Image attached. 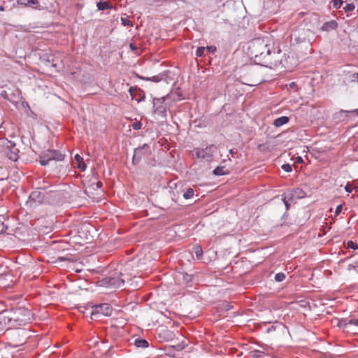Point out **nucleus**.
Returning a JSON list of instances; mask_svg holds the SVG:
<instances>
[{"label": "nucleus", "instance_id": "e2e57ef3", "mask_svg": "<svg viewBox=\"0 0 358 358\" xmlns=\"http://www.w3.org/2000/svg\"><path fill=\"white\" fill-rule=\"evenodd\" d=\"M357 110H358V109H357Z\"/></svg>", "mask_w": 358, "mask_h": 358}, {"label": "nucleus", "instance_id": "f3484780", "mask_svg": "<svg viewBox=\"0 0 358 358\" xmlns=\"http://www.w3.org/2000/svg\"><path fill=\"white\" fill-rule=\"evenodd\" d=\"M59 62H62V54L59 52H52V58L50 59V66L57 68Z\"/></svg>", "mask_w": 358, "mask_h": 358}, {"label": "nucleus", "instance_id": "2f4dec72", "mask_svg": "<svg viewBox=\"0 0 358 358\" xmlns=\"http://www.w3.org/2000/svg\"><path fill=\"white\" fill-rule=\"evenodd\" d=\"M206 51V48L204 47H199L196 50V56L198 57H203L204 55V52Z\"/></svg>", "mask_w": 358, "mask_h": 358}, {"label": "nucleus", "instance_id": "f704fd0d", "mask_svg": "<svg viewBox=\"0 0 358 358\" xmlns=\"http://www.w3.org/2000/svg\"><path fill=\"white\" fill-rule=\"evenodd\" d=\"M355 6L354 3H347L345 6V7L343 8V9L345 13H348V12L352 11L355 9Z\"/></svg>", "mask_w": 358, "mask_h": 358}, {"label": "nucleus", "instance_id": "423d86ee", "mask_svg": "<svg viewBox=\"0 0 358 358\" xmlns=\"http://www.w3.org/2000/svg\"><path fill=\"white\" fill-rule=\"evenodd\" d=\"M166 97L155 98L153 99V113L160 117L162 121L166 120L168 106L164 103Z\"/></svg>", "mask_w": 358, "mask_h": 358}, {"label": "nucleus", "instance_id": "f03ea898", "mask_svg": "<svg viewBox=\"0 0 358 358\" xmlns=\"http://www.w3.org/2000/svg\"><path fill=\"white\" fill-rule=\"evenodd\" d=\"M8 328L20 327L31 322L34 314L25 307H15L4 312Z\"/></svg>", "mask_w": 358, "mask_h": 358}, {"label": "nucleus", "instance_id": "9b49d317", "mask_svg": "<svg viewBox=\"0 0 358 358\" xmlns=\"http://www.w3.org/2000/svg\"><path fill=\"white\" fill-rule=\"evenodd\" d=\"M306 196V193L301 188L289 189L284 193V199H289L290 202H294L296 199H303Z\"/></svg>", "mask_w": 358, "mask_h": 358}, {"label": "nucleus", "instance_id": "ea45409f", "mask_svg": "<svg viewBox=\"0 0 358 358\" xmlns=\"http://www.w3.org/2000/svg\"><path fill=\"white\" fill-rule=\"evenodd\" d=\"M282 200L286 207V209L288 210L289 208V206H290V200L289 199H284V194H282Z\"/></svg>", "mask_w": 358, "mask_h": 358}, {"label": "nucleus", "instance_id": "a878e982", "mask_svg": "<svg viewBox=\"0 0 358 358\" xmlns=\"http://www.w3.org/2000/svg\"><path fill=\"white\" fill-rule=\"evenodd\" d=\"M350 113V111L348 110H341L334 115V119H338L339 121L344 120V118L348 116V113Z\"/></svg>", "mask_w": 358, "mask_h": 358}, {"label": "nucleus", "instance_id": "39448f33", "mask_svg": "<svg viewBox=\"0 0 358 358\" xmlns=\"http://www.w3.org/2000/svg\"><path fill=\"white\" fill-rule=\"evenodd\" d=\"M0 145L2 146V151L10 160L13 162L17 160L20 151L15 142L8 139H2L0 141Z\"/></svg>", "mask_w": 358, "mask_h": 358}, {"label": "nucleus", "instance_id": "72a5a7b5", "mask_svg": "<svg viewBox=\"0 0 358 358\" xmlns=\"http://www.w3.org/2000/svg\"><path fill=\"white\" fill-rule=\"evenodd\" d=\"M122 24L124 26L133 27V23L127 17H121Z\"/></svg>", "mask_w": 358, "mask_h": 358}, {"label": "nucleus", "instance_id": "a18cd8bd", "mask_svg": "<svg viewBox=\"0 0 358 358\" xmlns=\"http://www.w3.org/2000/svg\"><path fill=\"white\" fill-rule=\"evenodd\" d=\"M184 280H185L187 282H189L192 281V275H189L185 274V275H184Z\"/></svg>", "mask_w": 358, "mask_h": 358}, {"label": "nucleus", "instance_id": "b1692460", "mask_svg": "<svg viewBox=\"0 0 358 358\" xmlns=\"http://www.w3.org/2000/svg\"><path fill=\"white\" fill-rule=\"evenodd\" d=\"M96 6L99 10H105L106 9L112 8V5L109 1H99L97 2Z\"/></svg>", "mask_w": 358, "mask_h": 358}, {"label": "nucleus", "instance_id": "0eeeda50", "mask_svg": "<svg viewBox=\"0 0 358 358\" xmlns=\"http://www.w3.org/2000/svg\"><path fill=\"white\" fill-rule=\"evenodd\" d=\"M216 150L217 147L215 145H210L206 148L196 149L195 155L199 159H203L207 162H210L213 159V154Z\"/></svg>", "mask_w": 358, "mask_h": 358}, {"label": "nucleus", "instance_id": "1a4fd4ad", "mask_svg": "<svg viewBox=\"0 0 358 358\" xmlns=\"http://www.w3.org/2000/svg\"><path fill=\"white\" fill-rule=\"evenodd\" d=\"M44 199V193L43 191L37 189L33 191L27 201V205L30 208H36L38 205L43 203Z\"/></svg>", "mask_w": 358, "mask_h": 358}, {"label": "nucleus", "instance_id": "2eb2a0df", "mask_svg": "<svg viewBox=\"0 0 358 358\" xmlns=\"http://www.w3.org/2000/svg\"><path fill=\"white\" fill-rule=\"evenodd\" d=\"M338 27V23L336 20H332L329 22H324L321 29L324 31H330L332 30H335Z\"/></svg>", "mask_w": 358, "mask_h": 358}, {"label": "nucleus", "instance_id": "3c124183", "mask_svg": "<svg viewBox=\"0 0 358 358\" xmlns=\"http://www.w3.org/2000/svg\"><path fill=\"white\" fill-rule=\"evenodd\" d=\"M130 265L129 264H127L126 265V268L124 269V271H126L127 270H128V268H129Z\"/></svg>", "mask_w": 358, "mask_h": 358}, {"label": "nucleus", "instance_id": "bb28decb", "mask_svg": "<svg viewBox=\"0 0 358 358\" xmlns=\"http://www.w3.org/2000/svg\"><path fill=\"white\" fill-rule=\"evenodd\" d=\"M264 352L258 350H252L250 352L251 358H262L264 356Z\"/></svg>", "mask_w": 358, "mask_h": 358}, {"label": "nucleus", "instance_id": "5fc2aeb1", "mask_svg": "<svg viewBox=\"0 0 358 358\" xmlns=\"http://www.w3.org/2000/svg\"><path fill=\"white\" fill-rule=\"evenodd\" d=\"M2 219H3V217L0 216V222L3 224V221L1 220Z\"/></svg>", "mask_w": 358, "mask_h": 358}, {"label": "nucleus", "instance_id": "09e8293b", "mask_svg": "<svg viewBox=\"0 0 358 358\" xmlns=\"http://www.w3.org/2000/svg\"><path fill=\"white\" fill-rule=\"evenodd\" d=\"M3 350H2V349L0 348V358H3Z\"/></svg>", "mask_w": 358, "mask_h": 358}, {"label": "nucleus", "instance_id": "7ed1b4c3", "mask_svg": "<svg viewBox=\"0 0 358 358\" xmlns=\"http://www.w3.org/2000/svg\"><path fill=\"white\" fill-rule=\"evenodd\" d=\"M12 345L15 347L24 344L31 336L30 331L26 328L14 327L9 329L6 333Z\"/></svg>", "mask_w": 358, "mask_h": 358}, {"label": "nucleus", "instance_id": "473e14b6", "mask_svg": "<svg viewBox=\"0 0 358 358\" xmlns=\"http://www.w3.org/2000/svg\"><path fill=\"white\" fill-rule=\"evenodd\" d=\"M332 6L334 8H340L343 3L342 0H332L331 1Z\"/></svg>", "mask_w": 358, "mask_h": 358}, {"label": "nucleus", "instance_id": "6ab92c4d", "mask_svg": "<svg viewBox=\"0 0 358 358\" xmlns=\"http://www.w3.org/2000/svg\"><path fill=\"white\" fill-rule=\"evenodd\" d=\"M289 121V119L287 116H281L280 117L276 118L273 122V124L275 127H280L284 124H286Z\"/></svg>", "mask_w": 358, "mask_h": 358}, {"label": "nucleus", "instance_id": "9d476101", "mask_svg": "<svg viewBox=\"0 0 358 358\" xmlns=\"http://www.w3.org/2000/svg\"><path fill=\"white\" fill-rule=\"evenodd\" d=\"M113 310V309L109 303H104L94 306L93 307V310L92 311V315H102L103 316H110L111 315Z\"/></svg>", "mask_w": 358, "mask_h": 358}, {"label": "nucleus", "instance_id": "a19ab883", "mask_svg": "<svg viewBox=\"0 0 358 358\" xmlns=\"http://www.w3.org/2000/svg\"><path fill=\"white\" fill-rule=\"evenodd\" d=\"M351 82L358 83V72L351 75Z\"/></svg>", "mask_w": 358, "mask_h": 358}, {"label": "nucleus", "instance_id": "4d7b16f0", "mask_svg": "<svg viewBox=\"0 0 358 358\" xmlns=\"http://www.w3.org/2000/svg\"><path fill=\"white\" fill-rule=\"evenodd\" d=\"M294 85H295V83L292 82V83L290 84V86H291V87H294Z\"/></svg>", "mask_w": 358, "mask_h": 358}, {"label": "nucleus", "instance_id": "f257e3e1", "mask_svg": "<svg viewBox=\"0 0 358 358\" xmlns=\"http://www.w3.org/2000/svg\"><path fill=\"white\" fill-rule=\"evenodd\" d=\"M248 52L257 64L267 66L271 64L270 57L271 53V45L268 38H256L250 41Z\"/></svg>", "mask_w": 358, "mask_h": 358}, {"label": "nucleus", "instance_id": "de8ad7c7", "mask_svg": "<svg viewBox=\"0 0 358 358\" xmlns=\"http://www.w3.org/2000/svg\"><path fill=\"white\" fill-rule=\"evenodd\" d=\"M272 330H275V327L273 326H271L270 328L267 329V331L269 332Z\"/></svg>", "mask_w": 358, "mask_h": 358}, {"label": "nucleus", "instance_id": "20e7f679", "mask_svg": "<svg viewBox=\"0 0 358 358\" xmlns=\"http://www.w3.org/2000/svg\"><path fill=\"white\" fill-rule=\"evenodd\" d=\"M131 277H135L131 273L128 275L120 272L117 275L108 276L101 280V285L108 287L119 288L122 287L124 283L129 282Z\"/></svg>", "mask_w": 358, "mask_h": 358}, {"label": "nucleus", "instance_id": "c9c22d12", "mask_svg": "<svg viewBox=\"0 0 358 358\" xmlns=\"http://www.w3.org/2000/svg\"><path fill=\"white\" fill-rule=\"evenodd\" d=\"M347 322L350 326H358V318H347Z\"/></svg>", "mask_w": 358, "mask_h": 358}, {"label": "nucleus", "instance_id": "4be33fe9", "mask_svg": "<svg viewBox=\"0 0 358 358\" xmlns=\"http://www.w3.org/2000/svg\"><path fill=\"white\" fill-rule=\"evenodd\" d=\"M52 160L62 161L65 157V154L62 153L60 150H52Z\"/></svg>", "mask_w": 358, "mask_h": 358}, {"label": "nucleus", "instance_id": "6e6552de", "mask_svg": "<svg viewBox=\"0 0 358 358\" xmlns=\"http://www.w3.org/2000/svg\"><path fill=\"white\" fill-rule=\"evenodd\" d=\"M150 154L151 150L149 145L145 143L142 146L135 148L132 158V163L134 164H137L141 162L143 156L150 155Z\"/></svg>", "mask_w": 358, "mask_h": 358}, {"label": "nucleus", "instance_id": "c03bdc74", "mask_svg": "<svg viewBox=\"0 0 358 358\" xmlns=\"http://www.w3.org/2000/svg\"><path fill=\"white\" fill-rule=\"evenodd\" d=\"M343 210V206L342 205H338L337 206L336 208V210H335V215H338Z\"/></svg>", "mask_w": 358, "mask_h": 358}, {"label": "nucleus", "instance_id": "f8f14e48", "mask_svg": "<svg viewBox=\"0 0 358 358\" xmlns=\"http://www.w3.org/2000/svg\"><path fill=\"white\" fill-rule=\"evenodd\" d=\"M129 92L131 99L137 101L138 103L145 100V94L143 91L131 87L129 90Z\"/></svg>", "mask_w": 358, "mask_h": 358}, {"label": "nucleus", "instance_id": "864d4df0", "mask_svg": "<svg viewBox=\"0 0 358 358\" xmlns=\"http://www.w3.org/2000/svg\"><path fill=\"white\" fill-rule=\"evenodd\" d=\"M0 10L1 11H3L4 10V8L2 6H0Z\"/></svg>", "mask_w": 358, "mask_h": 358}, {"label": "nucleus", "instance_id": "cd10ccee", "mask_svg": "<svg viewBox=\"0 0 358 358\" xmlns=\"http://www.w3.org/2000/svg\"><path fill=\"white\" fill-rule=\"evenodd\" d=\"M194 191L192 188H187L183 193V198L185 199H189L193 197Z\"/></svg>", "mask_w": 358, "mask_h": 358}, {"label": "nucleus", "instance_id": "79ce46f5", "mask_svg": "<svg viewBox=\"0 0 358 358\" xmlns=\"http://www.w3.org/2000/svg\"><path fill=\"white\" fill-rule=\"evenodd\" d=\"M206 50L209 52L214 53L216 51V48L215 46H207L206 48Z\"/></svg>", "mask_w": 358, "mask_h": 358}, {"label": "nucleus", "instance_id": "052dcab7", "mask_svg": "<svg viewBox=\"0 0 358 358\" xmlns=\"http://www.w3.org/2000/svg\"><path fill=\"white\" fill-rule=\"evenodd\" d=\"M355 189L358 190V187H356Z\"/></svg>", "mask_w": 358, "mask_h": 358}, {"label": "nucleus", "instance_id": "7c9ffc66", "mask_svg": "<svg viewBox=\"0 0 358 358\" xmlns=\"http://www.w3.org/2000/svg\"><path fill=\"white\" fill-rule=\"evenodd\" d=\"M347 248H350L354 250L358 249V245L357 243L352 241H348L346 243Z\"/></svg>", "mask_w": 358, "mask_h": 358}, {"label": "nucleus", "instance_id": "ddd939ff", "mask_svg": "<svg viewBox=\"0 0 358 358\" xmlns=\"http://www.w3.org/2000/svg\"><path fill=\"white\" fill-rule=\"evenodd\" d=\"M52 150H48L39 156V162L42 166H46L52 160Z\"/></svg>", "mask_w": 358, "mask_h": 358}, {"label": "nucleus", "instance_id": "13d9d810", "mask_svg": "<svg viewBox=\"0 0 358 358\" xmlns=\"http://www.w3.org/2000/svg\"><path fill=\"white\" fill-rule=\"evenodd\" d=\"M229 152H230L231 155H233V154H234V151H233V150H229Z\"/></svg>", "mask_w": 358, "mask_h": 358}, {"label": "nucleus", "instance_id": "e433bc0d", "mask_svg": "<svg viewBox=\"0 0 358 358\" xmlns=\"http://www.w3.org/2000/svg\"><path fill=\"white\" fill-rule=\"evenodd\" d=\"M131 127L133 128V129L134 130H139L141 129L142 127V123L140 122V121H135L132 125H131Z\"/></svg>", "mask_w": 358, "mask_h": 358}, {"label": "nucleus", "instance_id": "603ef678", "mask_svg": "<svg viewBox=\"0 0 358 358\" xmlns=\"http://www.w3.org/2000/svg\"><path fill=\"white\" fill-rule=\"evenodd\" d=\"M303 159L301 157H298V162H302Z\"/></svg>", "mask_w": 358, "mask_h": 358}, {"label": "nucleus", "instance_id": "49530a36", "mask_svg": "<svg viewBox=\"0 0 358 358\" xmlns=\"http://www.w3.org/2000/svg\"><path fill=\"white\" fill-rule=\"evenodd\" d=\"M96 187H97V188H101V186H102V182H100V181L97 182L96 183Z\"/></svg>", "mask_w": 358, "mask_h": 358}, {"label": "nucleus", "instance_id": "4c0bfd02", "mask_svg": "<svg viewBox=\"0 0 358 358\" xmlns=\"http://www.w3.org/2000/svg\"><path fill=\"white\" fill-rule=\"evenodd\" d=\"M282 169L285 171V172L289 173L292 171V166L289 164H284L281 166Z\"/></svg>", "mask_w": 358, "mask_h": 358}, {"label": "nucleus", "instance_id": "c756f323", "mask_svg": "<svg viewBox=\"0 0 358 358\" xmlns=\"http://www.w3.org/2000/svg\"><path fill=\"white\" fill-rule=\"evenodd\" d=\"M285 278H286V275L284 273H282V272L278 273L275 275V280L276 282H282L285 279Z\"/></svg>", "mask_w": 358, "mask_h": 358}, {"label": "nucleus", "instance_id": "8fccbe9b", "mask_svg": "<svg viewBox=\"0 0 358 358\" xmlns=\"http://www.w3.org/2000/svg\"><path fill=\"white\" fill-rule=\"evenodd\" d=\"M130 48L132 50H136V47L134 44H132V43L130 44Z\"/></svg>", "mask_w": 358, "mask_h": 358}, {"label": "nucleus", "instance_id": "c85d7f7f", "mask_svg": "<svg viewBox=\"0 0 358 358\" xmlns=\"http://www.w3.org/2000/svg\"><path fill=\"white\" fill-rule=\"evenodd\" d=\"M338 327L343 329H347L349 327L347 322V318L340 320L338 323Z\"/></svg>", "mask_w": 358, "mask_h": 358}, {"label": "nucleus", "instance_id": "680f3d73", "mask_svg": "<svg viewBox=\"0 0 358 358\" xmlns=\"http://www.w3.org/2000/svg\"><path fill=\"white\" fill-rule=\"evenodd\" d=\"M357 16H358V9L357 10Z\"/></svg>", "mask_w": 358, "mask_h": 358}, {"label": "nucleus", "instance_id": "4468645a", "mask_svg": "<svg viewBox=\"0 0 358 358\" xmlns=\"http://www.w3.org/2000/svg\"><path fill=\"white\" fill-rule=\"evenodd\" d=\"M17 3L26 7L41 9L39 0H17Z\"/></svg>", "mask_w": 358, "mask_h": 358}, {"label": "nucleus", "instance_id": "37998d69", "mask_svg": "<svg viewBox=\"0 0 358 358\" xmlns=\"http://www.w3.org/2000/svg\"><path fill=\"white\" fill-rule=\"evenodd\" d=\"M345 190L348 192V193H351L352 191V185L348 182L346 184V185L345 186Z\"/></svg>", "mask_w": 358, "mask_h": 358}, {"label": "nucleus", "instance_id": "5701e85b", "mask_svg": "<svg viewBox=\"0 0 358 358\" xmlns=\"http://www.w3.org/2000/svg\"><path fill=\"white\" fill-rule=\"evenodd\" d=\"M192 251L194 252L198 259H202L203 252L201 245L198 244L194 245L192 247Z\"/></svg>", "mask_w": 358, "mask_h": 358}, {"label": "nucleus", "instance_id": "58836bf2", "mask_svg": "<svg viewBox=\"0 0 358 358\" xmlns=\"http://www.w3.org/2000/svg\"><path fill=\"white\" fill-rule=\"evenodd\" d=\"M357 266V262L356 261L352 263V264H350L348 266V271H351V270H355L357 271V273H358V267L357 266Z\"/></svg>", "mask_w": 358, "mask_h": 358}, {"label": "nucleus", "instance_id": "412c9836", "mask_svg": "<svg viewBox=\"0 0 358 358\" xmlns=\"http://www.w3.org/2000/svg\"><path fill=\"white\" fill-rule=\"evenodd\" d=\"M134 345L136 348H147L149 346V343L144 338H137L134 341Z\"/></svg>", "mask_w": 358, "mask_h": 358}, {"label": "nucleus", "instance_id": "aec40b11", "mask_svg": "<svg viewBox=\"0 0 358 358\" xmlns=\"http://www.w3.org/2000/svg\"><path fill=\"white\" fill-rule=\"evenodd\" d=\"M75 161L77 162V168L79 169L80 171H84L86 169V164L83 161V157L79 155L76 154L74 157Z\"/></svg>", "mask_w": 358, "mask_h": 358}, {"label": "nucleus", "instance_id": "bf43d9fd", "mask_svg": "<svg viewBox=\"0 0 358 358\" xmlns=\"http://www.w3.org/2000/svg\"><path fill=\"white\" fill-rule=\"evenodd\" d=\"M58 259H59V260H63V259H64V258L58 257Z\"/></svg>", "mask_w": 358, "mask_h": 358}, {"label": "nucleus", "instance_id": "a211bd4d", "mask_svg": "<svg viewBox=\"0 0 358 358\" xmlns=\"http://www.w3.org/2000/svg\"><path fill=\"white\" fill-rule=\"evenodd\" d=\"M52 51L43 53L40 56V61L45 66H50V59L52 58Z\"/></svg>", "mask_w": 358, "mask_h": 358}, {"label": "nucleus", "instance_id": "6e6d98bb", "mask_svg": "<svg viewBox=\"0 0 358 358\" xmlns=\"http://www.w3.org/2000/svg\"><path fill=\"white\" fill-rule=\"evenodd\" d=\"M355 255H356V254H354V255H350V258H351V257H354ZM349 259V257H347V258H345V260H346V259Z\"/></svg>", "mask_w": 358, "mask_h": 358}, {"label": "nucleus", "instance_id": "dca6fc26", "mask_svg": "<svg viewBox=\"0 0 358 358\" xmlns=\"http://www.w3.org/2000/svg\"><path fill=\"white\" fill-rule=\"evenodd\" d=\"M8 328V325L7 324V318L3 312L2 314H0V334L4 333L6 334Z\"/></svg>", "mask_w": 358, "mask_h": 358}, {"label": "nucleus", "instance_id": "393cba45", "mask_svg": "<svg viewBox=\"0 0 358 358\" xmlns=\"http://www.w3.org/2000/svg\"><path fill=\"white\" fill-rule=\"evenodd\" d=\"M213 174L215 176H224L229 174V171L225 169L224 166H217L213 171Z\"/></svg>", "mask_w": 358, "mask_h": 358}]
</instances>
